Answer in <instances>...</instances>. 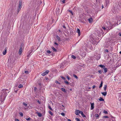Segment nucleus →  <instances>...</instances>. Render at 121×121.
Masks as SVG:
<instances>
[{
    "mask_svg": "<svg viewBox=\"0 0 121 121\" xmlns=\"http://www.w3.org/2000/svg\"><path fill=\"white\" fill-rule=\"evenodd\" d=\"M61 89V90L63 91L65 93L66 92V91L65 89L63 88H62Z\"/></svg>",
    "mask_w": 121,
    "mask_h": 121,
    "instance_id": "nucleus-16",
    "label": "nucleus"
},
{
    "mask_svg": "<svg viewBox=\"0 0 121 121\" xmlns=\"http://www.w3.org/2000/svg\"><path fill=\"white\" fill-rule=\"evenodd\" d=\"M49 72V70H46V71L45 72H44L42 73L41 75L43 76H44L46 74H48Z\"/></svg>",
    "mask_w": 121,
    "mask_h": 121,
    "instance_id": "nucleus-3",
    "label": "nucleus"
},
{
    "mask_svg": "<svg viewBox=\"0 0 121 121\" xmlns=\"http://www.w3.org/2000/svg\"><path fill=\"white\" fill-rule=\"evenodd\" d=\"M65 82L67 84H68L69 83L66 80L65 81Z\"/></svg>",
    "mask_w": 121,
    "mask_h": 121,
    "instance_id": "nucleus-32",
    "label": "nucleus"
},
{
    "mask_svg": "<svg viewBox=\"0 0 121 121\" xmlns=\"http://www.w3.org/2000/svg\"><path fill=\"white\" fill-rule=\"evenodd\" d=\"M99 100L101 101H104V99L101 97H100L99 99Z\"/></svg>",
    "mask_w": 121,
    "mask_h": 121,
    "instance_id": "nucleus-13",
    "label": "nucleus"
},
{
    "mask_svg": "<svg viewBox=\"0 0 121 121\" xmlns=\"http://www.w3.org/2000/svg\"><path fill=\"white\" fill-rule=\"evenodd\" d=\"M22 45L21 46L19 50V55H21L22 53Z\"/></svg>",
    "mask_w": 121,
    "mask_h": 121,
    "instance_id": "nucleus-4",
    "label": "nucleus"
},
{
    "mask_svg": "<svg viewBox=\"0 0 121 121\" xmlns=\"http://www.w3.org/2000/svg\"><path fill=\"white\" fill-rule=\"evenodd\" d=\"M119 35L121 37V33L120 32L119 33Z\"/></svg>",
    "mask_w": 121,
    "mask_h": 121,
    "instance_id": "nucleus-47",
    "label": "nucleus"
},
{
    "mask_svg": "<svg viewBox=\"0 0 121 121\" xmlns=\"http://www.w3.org/2000/svg\"><path fill=\"white\" fill-rule=\"evenodd\" d=\"M73 77L75 78L76 79H77L78 78V77L75 75L73 74Z\"/></svg>",
    "mask_w": 121,
    "mask_h": 121,
    "instance_id": "nucleus-24",
    "label": "nucleus"
},
{
    "mask_svg": "<svg viewBox=\"0 0 121 121\" xmlns=\"http://www.w3.org/2000/svg\"><path fill=\"white\" fill-rule=\"evenodd\" d=\"M62 2L63 3H64L65 2V0H63V1Z\"/></svg>",
    "mask_w": 121,
    "mask_h": 121,
    "instance_id": "nucleus-46",
    "label": "nucleus"
},
{
    "mask_svg": "<svg viewBox=\"0 0 121 121\" xmlns=\"http://www.w3.org/2000/svg\"><path fill=\"white\" fill-rule=\"evenodd\" d=\"M60 9L59 8H56V10H59Z\"/></svg>",
    "mask_w": 121,
    "mask_h": 121,
    "instance_id": "nucleus-48",
    "label": "nucleus"
},
{
    "mask_svg": "<svg viewBox=\"0 0 121 121\" xmlns=\"http://www.w3.org/2000/svg\"><path fill=\"white\" fill-rule=\"evenodd\" d=\"M37 114L38 116L39 117H41L42 116V114L38 112H37Z\"/></svg>",
    "mask_w": 121,
    "mask_h": 121,
    "instance_id": "nucleus-14",
    "label": "nucleus"
},
{
    "mask_svg": "<svg viewBox=\"0 0 121 121\" xmlns=\"http://www.w3.org/2000/svg\"><path fill=\"white\" fill-rule=\"evenodd\" d=\"M68 11H69V12L71 13V14H72V15H73V13L72 11L71 10H68Z\"/></svg>",
    "mask_w": 121,
    "mask_h": 121,
    "instance_id": "nucleus-27",
    "label": "nucleus"
},
{
    "mask_svg": "<svg viewBox=\"0 0 121 121\" xmlns=\"http://www.w3.org/2000/svg\"><path fill=\"white\" fill-rule=\"evenodd\" d=\"M47 52L48 53H51V51L49 50L47 51Z\"/></svg>",
    "mask_w": 121,
    "mask_h": 121,
    "instance_id": "nucleus-36",
    "label": "nucleus"
},
{
    "mask_svg": "<svg viewBox=\"0 0 121 121\" xmlns=\"http://www.w3.org/2000/svg\"><path fill=\"white\" fill-rule=\"evenodd\" d=\"M119 53H120V54H121V51H120V52Z\"/></svg>",
    "mask_w": 121,
    "mask_h": 121,
    "instance_id": "nucleus-60",
    "label": "nucleus"
},
{
    "mask_svg": "<svg viewBox=\"0 0 121 121\" xmlns=\"http://www.w3.org/2000/svg\"><path fill=\"white\" fill-rule=\"evenodd\" d=\"M59 13V12H58V11H57L56 12V13H58H58Z\"/></svg>",
    "mask_w": 121,
    "mask_h": 121,
    "instance_id": "nucleus-54",
    "label": "nucleus"
},
{
    "mask_svg": "<svg viewBox=\"0 0 121 121\" xmlns=\"http://www.w3.org/2000/svg\"><path fill=\"white\" fill-rule=\"evenodd\" d=\"M38 102L39 104H40V101H39V100H38Z\"/></svg>",
    "mask_w": 121,
    "mask_h": 121,
    "instance_id": "nucleus-50",
    "label": "nucleus"
},
{
    "mask_svg": "<svg viewBox=\"0 0 121 121\" xmlns=\"http://www.w3.org/2000/svg\"><path fill=\"white\" fill-rule=\"evenodd\" d=\"M71 57L74 59H75L76 58V57L73 55L71 56Z\"/></svg>",
    "mask_w": 121,
    "mask_h": 121,
    "instance_id": "nucleus-22",
    "label": "nucleus"
},
{
    "mask_svg": "<svg viewBox=\"0 0 121 121\" xmlns=\"http://www.w3.org/2000/svg\"><path fill=\"white\" fill-rule=\"evenodd\" d=\"M80 112V111L76 110V111L75 113L76 115H78L80 113H79Z\"/></svg>",
    "mask_w": 121,
    "mask_h": 121,
    "instance_id": "nucleus-8",
    "label": "nucleus"
},
{
    "mask_svg": "<svg viewBox=\"0 0 121 121\" xmlns=\"http://www.w3.org/2000/svg\"><path fill=\"white\" fill-rule=\"evenodd\" d=\"M75 119L77 121H80L79 119L78 118H76Z\"/></svg>",
    "mask_w": 121,
    "mask_h": 121,
    "instance_id": "nucleus-34",
    "label": "nucleus"
},
{
    "mask_svg": "<svg viewBox=\"0 0 121 121\" xmlns=\"http://www.w3.org/2000/svg\"><path fill=\"white\" fill-rule=\"evenodd\" d=\"M79 113L81 114L82 116L83 117H86L85 115L83 114V112L81 111Z\"/></svg>",
    "mask_w": 121,
    "mask_h": 121,
    "instance_id": "nucleus-10",
    "label": "nucleus"
},
{
    "mask_svg": "<svg viewBox=\"0 0 121 121\" xmlns=\"http://www.w3.org/2000/svg\"><path fill=\"white\" fill-rule=\"evenodd\" d=\"M7 89H3L2 91V95L0 97V101L2 102H3L5 99L6 96L7 95V92L8 91Z\"/></svg>",
    "mask_w": 121,
    "mask_h": 121,
    "instance_id": "nucleus-1",
    "label": "nucleus"
},
{
    "mask_svg": "<svg viewBox=\"0 0 121 121\" xmlns=\"http://www.w3.org/2000/svg\"><path fill=\"white\" fill-rule=\"evenodd\" d=\"M24 72L25 73H26V74H28L29 73V72L27 71H25Z\"/></svg>",
    "mask_w": 121,
    "mask_h": 121,
    "instance_id": "nucleus-37",
    "label": "nucleus"
},
{
    "mask_svg": "<svg viewBox=\"0 0 121 121\" xmlns=\"http://www.w3.org/2000/svg\"><path fill=\"white\" fill-rule=\"evenodd\" d=\"M86 55V53L85 52H83V53H82V56L84 57H85Z\"/></svg>",
    "mask_w": 121,
    "mask_h": 121,
    "instance_id": "nucleus-18",
    "label": "nucleus"
},
{
    "mask_svg": "<svg viewBox=\"0 0 121 121\" xmlns=\"http://www.w3.org/2000/svg\"><path fill=\"white\" fill-rule=\"evenodd\" d=\"M31 51H29L28 52V55H27L28 56H29V55L30 54V53H31Z\"/></svg>",
    "mask_w": 121,
    "mask_h": 121,
    "instance_id": "nucleus-30",
    "label": "nucleus"
},
{
    "mask_svg": "<svg viewBox=\"0 0 121 121\" xmlns=\"http://www.w3.org/2000/svg\"><path fill=\"white\" fill-rule=\"evenodd\" d=\"M49 113L52 116L53 115V114L50 111H49Z\"/></svg>",
    "mask_w": 121,
    "mask_h": 121,
    "instance_id": "nucleus-23",
    "label": "nucleus"
},
{
    "mask_svg": "<svg viewBox=\"0 0 121 121\" xmlns=\"http://www.w3.org/2000/svg\"><path fill=\"white\" fill-rule=\"evenodd\" d=\"M68 121H71V120L70 119H68Z\"/></svg>",
    "mask_w": 121,
    "mask_h": 121,
    "instance_id": "nucleus-53",
    "label": "nucleus"
},
{
    "mask_svg": "<svg viewBox=\"0 0 121 121\" xmlns=\"http://www.w3.org/2000/svg\"><path fill=\"white\" fill-rule=\"evenodd\" d=\"M19 88H21L22 87L23 85L21 84H20L18 86Z\"/></svg>",
    "mask_w": 121,
    "mask_h": 121,
    "instance_id": "nucleus-26",
    "label": "nucleus"
},
{
    "mask_svg": "<svg viewBox=\"0 0 121 121\" xmlns=\"http://www.w3.org/2000/svg\"><path fill=\"white\" fill-rule=\"evenodd\" d=\"M107 85H105L104 86V91H106V89H107Z\"/></svg>",
    "mask_w": 121,
    "mask_h": 121,
    "instance_id": "nucleus-17",
    "label": "nucleus"
},
{
    "mask_svg": "<svg viewBox=\"0 0 121 121\" xmlns=\"http://www.w3.org/2000/svg\"><path fill=\"white\" fill-rule=\"evenodd\" d=\"M106 52H108V50H106Z\"/></svg>",
    "mask_w": 121,
    "mask_h": 121,
    "instance_id": "nucleus-56",
    "label": "nucleus"
},
{
    "mask_svg": "<svg viewBox=\"0 0 121 121\" xmlns=\"http://www.w3.org/2000/svg\"><path fill=\"white\" fill-rule=\"evenodd\" d=\"M67 78L68 80H70V78H69L68 76H67Z\"/></svg>",
    "mask_w": 121,
    "mask_h": 121,
    "instance_id": "nucleus-41",
    "label": "nucleus"
},
{
    "mask_svg": "<svg viewBox=\"0 0 121 121\" xmlns=\"http://www.w3.org/2000/svg\"><path fill=\"white\" fill-rule=\"evenodd\" d=\"M99 66L101 68H104V67L105 66L103 65H99Z\"/></svg>",
    "mask_w": 121,
    "mask_h": 121,
    "instance_id": "nucleus-19",
    "label": "nucleus"
},
{
    "mask_svg": "<svg viewBox=\"0 0 121 121\" xmlns=\"http://www.w3.org/2000/svg\"><path fill=\"white\" fill-rule=\"evenodd\" d=\"M101 93L103 95L105 96L107 95V92L105 91L104 92H102Z\"/></svg>",
    "mask_w": 121,
    "mask_h": 121,
    "instance_id": "nucleus-9",
    "label": "nucleus"
},
{
    "mask_svg": "<svg viewBox=\"0 0 121 121\" xmlns=\"http://www.w3.org/2000/svg\"><path fill=\"white\" fill-rule=\"evenodd\" d=\"M112 121H115V119H114V120H112Z\"/></svg>",
    "mask_w": 121,
    "mask_h": 121,
    "instance_id": "nucleus-58",
    "label": "nucleus"
},
{
    "mask_svg": "<svg viewBox=\"0 0 121 121\" xmlns=\"http://www.w3.org/2000/svg\"><path fill=\"white\" fill-rule=\"evenodd\" d=\"M52 49L55 52H56V50L54 48V47H52Z\"/></svg>",
    "mask_w": 121,
    "mask_h": 121,
    "instance_id": "nucleus-20",
    "label": "nucleus"
},
{
    "mask_svg": "<svg viewBox=\"0 0 121 121\" xmlns=\"http://www.w3.org/2000/svg\"><path fill=\"white\" fill-rule=\"evenodd\" d=\"M7 48L6 47L4 50V51H3V55H5L6 54L7 52Z\"/></svg>",
    "mask_w": 121,
    "mask_h": 121,
    "instance_id": "nucleus-7",
    "label": "nucleus"
},
{
    "mask_svg": "<svg viewBox=\"0 0 121 121\" xmlns=\"http://www.w3.org/2000/svg\"><path fill=\"white\" fill-rule=\"evenodd\" d=\"M103 82L102 81H101V84H100V85L99 87V88H100V87H102V85H103Z\"/></svg>",
    "mask_w": 121,
    "mask_h": 121,
    "instance_id": "nucleus-25",
    "label": "nucleus"
},
{
    "mask_svg": "<svg viewBox=\"0 0 121 121\" xmlns=\"http://www.w3.org/2000/svg\"><path fill=\"white\" fill-rule=\"evenodd\" d=\"M95 116L96 117H99V115L97 114H96L95 115Z\"/></svg>",
    "mask_w": 121,
    "mask_h": 121,
    "instance_id": "nucleus-29",
    "label": "nucleus"
},
{
    "mask_svg": "<svg viewBox=\"0 0 121 121\" xmlns=\"http://www.w3.org/2000/svg\"><path fill=\"white\" fill-rule=\"evenodd\" d=\"M61 78L62 79H63L64 80L65 79V78L64 77H62V76H61Z\"/></svg>",
    "mask_w": 121,
    "mask_h": 121,
    "instance_id": "nucleus-38",
    "label": "nucleus"
},
{
    "mask_svg": "<svg viewBox=\"0 0 121 121\" xmlns=\"http://www.w3.org/2000/svg\"><path fill=\"white\" fill-rule=\"evenodd\" d=\"M55 82L56 83H58V84H60V83L58 82L57 81V80H56L55 81Z\"/></svg>",
    "mask_w": 121,
    "mask_h": 121,
    "instance_id": "nucleus-28",
    "label": "nucleus"
},
{
    "mask_svg": "<svg viewBox=\"0 0 121 121\" xmlns=\"http://www.w3.org/2000/svg\"><path fill=\"white\" fill-rule=\"evenodd\" d=\"M104 113H106L107 112L106 111H104Z\"/></svg>",
    "mask_w": 121,
    "mask_h": 121,
    "instance_id": "nucleus-55",
    "label": "nucleus"
},
{
    "mask_svg": "<svg viewBox=\"0 0 121 121\" xmlns=\"http://www.w3.org/2000/svg\"><path fill=\"white\" fill-rule=\"evenodd\" d=\"M56 38L59 41H60V38L58 35H56Z\"/></svg>",
    "mask_w": 121,
    "mask_h": 121,
    "instance_id": "nucleus-15",
    "label": "nucleus"
},
{
    "mask_svg": "<svg viewBox=\"0 0 121 121\" xmlns=\"http://www.w3.org/2000/svg\"><path fill=\"white\" fill-rule=\"evenodd\" d=\"M15 121H19V120L18 119H15Z\"/></svg>",
    "mask_w": 121,
    "mask_h": 121,
    "instance_id": "nucleus-45",
    "label": "nucleus"
},
{
    "mask_svg": "<svg viewBox=\"0 0 121 121\" xmlns=\"http://www.w3.org/2000/svg\"><path fill=\"white\" fill-rule=\"evenodd\" d=\"M104 8V6L103 5L102 6V8Z\"/></svg>",
    "mask_w": 121,
    "mask_h": 121,
    "instance_id": "nucleus-57",
    "label": "nucleus"
},
{
    "mask_svg": "<svg viewBox=\"0 0 121 121\" xmlns=\"http://www.w3.org/2000/svg\"><path fill=\"white\" fill-rule=\"evenodd\" d=\"M88 20L89 21L90 23L92 22L93 21L91 17Z\"/></svg>",
    "mask_w": 121,
    "mask_h": 121,
    "instance_id": "nucleus-11",
    "label": "nucleus"
},
{
    "mask_svg": "<svg viewBox=\"0 0 121 121\" xmlns=\"http://www.w3.org/2000/svg\"><path fill=\"white\" fill-rule=\"evenodd\" d=\"M98 72L99 73H102V71L101 70H99L98 71Z\"/></svg>",
    "mask_w": 121,
    "mask_h": 121,
    "instance_id": "nucleus-39",
    "label": "nucleus"
},
{
    "mask_svg": "<svg viewBox=\"0 0 121 121\" xmlns=\"http://www.w3.org/2000/svg\"><path fill=\"white\" fill-rule=\"evenodd\" d=\"M76 32L77 33H78V36H79L81 35L80 31V30L78 28H77V29Z\"/></svg>",
    "mask_w": 121,
    "mask_h": 121,
    "instance_id": "nucleus-6",
    "label": "nucleus"
},
{
    "mask_svg": "<svg viewBox=\"0 0 121 121\" xmlns=\"http://www.w3.org/2000/svg\"><path fill=\"white\" fill-rule=\"evenodd\" d=\"M54 44H56V45L57 46H58V44L57 43H56V42H55L54 43Z\"/></svg>",
    "mask_w": 121,
    "mask_h": 121,
    "instance_id": "nucleus-44",
    "label": "nucleus"
},
{
    "mask_svg": "<svg viewBox=\"0 0 121 121\" xmlns=\"http://www.w3.org/2000/svg\"><path fill=\"white\" fill-rule=\"evenodd\" d=\"M104 118H108V117L107 116H104Z\"/></svg>",
    "mask_w": 121,
    "mask_h": 121,
    "instance_id": "nucleus-40",
    "label": "nucleus"
},
{
    "mask_svg": "<svg viewBox=\"0 0 121 121\" xmlns=\"http://www.w3.org/2000/svg\"><path fill=\"white\" fill-rule=\"evenodd\" d=\"M94 103H91V110L93 109L94 108Z\"/></svg>",
    "mask_w": 121,
    "mask_h": 121,
    "instance_id": "nucleus-5",
    "label": "nucleus"
},
{
    "mask_svg": "<svg viewBox=\"0 0 121 121\" xmlns=\"http://www.w3.org/2000/svg\"><path fill=\"white\" fill-rule=\"evenodd\" d=\"M95 85H93L92 86V88L94 89L95 88Z\"/></svg>",
    "mask_w": 121,
    "mask_h": 121,
    "instance_id": "nucleus-42",
    "label": "nucleus"
},
{
    "mask_svg": "<svg viewBox=\"0 0 121 121\" xmlns=\"http://www.w3.org/2000/svg\"><path fill=\"white\" fill-rule=\"evenodd\" d=\"M104 72V73H106L107 71V69L106 68H105V67L103 68Z\"/></svg>",
    "mask_w": 121,
    "mask_h": 121,
    "instance_id": "nucleus-12",
    "label": "nucleus"
},
{
    "mask_svg": "<svg viewBox=\"0 0 121 121\" xmlns=\"http://www.w3.org/2000/svg\"><path fill=\"white\" fill-rule=\"evenodd\" d=\"M19 114L21 116H23V113L21 112H20V113H19Z\"/></svg>",
    "mask_w": 121,
    "mask_h": 121,
    "instance_id": "nucleus-33",
    "label": "nucleus"
},
{
    "mask_svg": "<svg viewBox=\"0 0 121 121\" xmlns=\"http://www.w3.org/2000/svg\"><path fill=\"white\" fill-rule=\"evenodd\" d=\"M63 28H66V27H65V26L64 25L63 26Z\"/></svg>",
    "mask_w": 121,
    "mask_h": 121,
    "instance_id": "nucleus-49",
    "label": "nucleus"
},
{
    "mask_svg": "<svg viewBox=\"0 0 121 121\" xmlns=\"http://www.w3.org/2000/svg\"><path fill=\"white\" fill-rule=\"evenodd\" d=\"M26 119L27 120H29L30 119V117H29L28 118Z\"/></svg>",
    "mask_w": 121,
    "mask_h": 121,
    "instance_id": "nucleus-43",
    "label": "nucleus"
},
{
    "mask_svg": "<svg viewBox=\"0 0 121 121\" xmlns=\"http://www.w3.org/2000/svg\"><path fill=\"white\" fill-rule=\"evenodd\" d=\"M61 114L63 116H64L65 115V114L64 113H63V112L62 113H61Z\"/></svg>",
    "mask_w": 121,
    "mask_h": 121,
    "instance_id": "nucleus-35",
    "label": "nucleus"
},
{
    "mask_svg": "<svg viewBox=\"0 0 121 121\" xmlns=\"http://www.w3.org/2000/svg\"><path fill=\"white\" fill-rule=\"evenodd\" d=\"M36 89L37 88L36 87H34V90H36Z\"/></svg>",
    "mask_w": 121,
    "mask_h": 121,
    "instance_id": "nucleus-52",
    "label": "nucleus"
},
{
    "mask_svg": "<svg viewBox=\"0 0 121 121\" xmlns=\"http://www.w3.org/2000/svg\"><path fill=\"white\" fill-rule=\"evenodd\" d=\"M22 0H20L19 1L18 6L17 8V12L18 13L21 10L22 8Z\"/></svg>",
    "mask_w": 121,
    "mask_h": 121,
    "instance_id": "nucleus-2",
    "label": "nucleus"
},
{
    "mask_svg": "<svg viewBox=\"0 0 121 121\" xmlns=\"http://www.w3.org/2000/svg\"><path fill=\"white\" fill-rule=\"evenodd\" d=\"M48 108L51 110H52V108L50 106H48Z\"/></svg>",
    "mask_w": 121,
    "mask_h": 121,
    "instance_id": "nucleus-31",
    "label": "nucleus"
},
{
    "mask_svg": "<svg viewBox=\"0 0 121 121\" xmlns=\"http://www.w3.org/2000/svg\"><path fill=\"white\" fill-rule=\"evenodd\" d=\"M39 85H41V84L40 83H39Z\"/></svg>",
    "mask_w": 121,
    "mask_h": 121,
    "instance_id": "nucleus-59",
    "label": "nucleus"
},
{
    "mask_svg": "<svg viewBox=\"0 0 121 121\" xmlns=\"http://www.w3.org/2000/svg\"><path fill=\"white\" fill-rule=\"evenodd\" d=\"M70 90H72V89H70Z\"/></svg>",
    "mask_w": 121,
    "mask_h": 121,
    "instance_id": "nucleus-61",
    "label": "nucleus"
},
{
    "mask_svg": "<svg viewBox=\"0 0 121 121\" xmlns=\"http://www.w3.org/2000/svg\"><path fill=\"white\" fill-rule=\"evenodd\" d=\"M23 105H24L25 107H26L27 106V104H26L25 103V102H23Z\"/></svg>",
    "mask_w": 121,
    "mask_h": 121,
    "instance_id": "nucleus-21",
    "label": "nucleus"
},
{
    "mask_svg": "<svg viewBox=\"0 0 121 121\" xmlns=\"http://www.w3.org/2000/svg\"><path fill=\"white\" fill-rule=\"evenodd\" d=\"M103 28L104 30L105 29V27H103Z\"/></svg>",
    "mask_w": 121,
    "mask_h": 121,
    "instance_id": "nucleus-51",
    "label": "nucleus"
}]
</instances>
